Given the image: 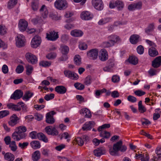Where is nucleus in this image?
<instances>
[{
  "label": "nucleus",
  "instance_id": "59",
  "mask_svg": "<svg viewBox=\"0 0 161 161\" xmlns=\"http://www.w3.org/2000/svg\"><path fill=\"white\" fill-rule=\"evenodd\" d=\"M141 121L142 122V125H148L151 124V122L149 120L144 118L141 119Z\"/></svg>",
  "mask_w": 161,
  "mask_h": 161
},
{
  "label": "nucleus",
  "instance_id": "25",
  "mask_svg": "<svg viewBox=\"0 0 161 161\" xmlns=\"http://www.w3.org/2000/svg\"><path fill=\"white\" fill-rule=\"evenodd\" d=\"M149 55L152 57H154L158 54V51L155 47H151L148 50Z\"/></svg>",
  "mask_w": 161,
  "mask_h": 161
},
{
  "label": "nucleus",
  "instance_id": "11",
  "mask_svg": "<svg viewBox=\"0 0 161 161\" xmlns=\"http://www.w3.org/2000/svg\"><path fill=\"white\" fill-rule=\"evenodd\" d=\"M19 119L15 114H13L10 118L8 121L9 125L11 126H14L17 124L19 122Z\"/></svg>",
  "mask_w": 161,
  "mask_h": 161
},
{
  "label": "nucleus",
  "instance_id": "22",
  "mask_svg": "<svg viewBox=\"0 0 161 161\" xmlns=\"http://www.w3.org/2000/svg\"><path fill=\"white\" fill-rule=\"evenodd\" d=\"M55 91L58 94H64L66 92L67 89L63 86H58L55 87Z\"/></svg>",
  "mask_w": 161,
  "mask_h": 161
},
{
  "label": "nucleus",
  "instance_id": "61",
  "mask_svg": "<svg viewBox=\"0 0 161 161\" xmlns=\"http://www.w3.org/2000/svg\"><path fill=\"white\" fill-rule=\"evenodd\" d=\"M120 80L119 77L117 75L113 76L112 78V81L114 83L118 82Z\"/></svg>",
  "mask_w": 161,
  "mask_h": 161
},
{
  "label": "nucleus",
  "instance_id": "4",
  "mask_svg": "<svg viewBox=\"0 0 161 161\" xmlns=\"http://www.w3.org/2000/svg\"><path fill=\"white\" fill-rule=\"evenodd\" d=\"M58 37V33L54 31L50 30L46 33V38L48 40L54 41H56Z\"/></svg>",
  "mask_w": 161,
  "mask_h": 161
},
{
  "label": "nucleus",
  "instance_id": "29",
  "mask_svg": "<svg viewBox=\"0 0 161 161\" xmlns=\"http://www.w3.org/2000/svg\"><path fill=\"white\" fill-rule=\"evenodd\" d=\"M139 36L137 35H133L130 38V41L132 44H135L138 42Z\"/></svg>",
  "mask_w": 161,
  "mask_h": 161
},
{
  "label": "nucleus",
  "instance_id": "64",
  "mask_svg": "<svg viewBox=\"0 0 161 161\" xmlns=\"http://www.w3.org/2000/svg\"><path fill=\"white\" fill-rule=\"evenodd\" d=\"M127 99L129 101L132 103L135 102L137 100L136 97L131 95H129Z\"/></svg>",
  "mask_w": 161,
  "mask_h": 161
},
{
  "label": "nucleus",
  "instance_id": "45",
  "mask_svg": "<svg viewBox=\"0 0 161 161\" xmlns=\"http://www.w3.org/2000/svg\"><path fill=\"white\" fill-rule=\"evenodd\" d=\"M74 61L75 64L79 65L81 64V58L80 56L78 55H76L74 58Z\"/></svg>",
  "mask_w": 161,
  "mask_h": 161
},
{
  "label": "nucleus",
  "instance_id": "50",
  "mask_svg": "<svg viewBox=\"0 0 161 161\" xmlns=\"http://www.w3.org/2000/svg\"><path fill=\"white\" fill-rule=\"evenodd\" d=\"M51 62L47 61H41L39 63L40 66L44 67H49L51 65Z\"/></svg>",
  "mask_w": 161,
  "mask_h": 161
},
{
  "label": "nucleus",
  "instance_id": "31",
  "mask_svg": "<svg viewBox=\"0 0 161 161\" xmlns=\"http://www.w3.org/2000/svg\"><path fill=\"white\" fill-rule=\"evenodd\" d=\"M33 95V92H31L30 91H27L25 92L24 96L23 97L22 99L23 100L27 101Z\"/></svg>",
  "mask_w": 161,
  "mask_h": 161
},
{
  "label": "nucleus",
  "instance_id": "9",
  "mask_svg": "<svg viewBox=\"0 0 161 161\" xmlns=\"http://www.w3.org/2000/svg\"><path fill=\"white\" fill-rule=\"evenodd\" d=\"M41 42V38L38 36H36L32 39L31 41V47L34 48H36L40 45Z\"/></svg>",
  "mask_w": 161,
  "mask_h": 161
},
{
  "label": "nucleus",
  "instance_id": "8",
  "mask_svg": "<svg viewBox=\"0 0 161 161\" xmlns=\"http://www.w3.org/2000/svg\"><path fill=\"white\" fill-rule=\"evenodd\" d=\"M142 3L141 2H139L129 4L127 8L130 11H133L136 9H140L142 8Z\"/></svg>",
  "mask_w": 161,
  "mask_h": 161
},
{
  "label": "nucleus",
  "instance_id": "37",
  "mask_svg": "<svg viewBox=\"0 0 161 161\" xmlns=\"http://www.w3.org/2000/svg\"><path fill=\"white\" fill-rule=\"evenodd\" d=\"M4 158L5 159L8 161H13L14 159V156L13 154L7 153L5 154Z\"/></svg>",
  "mask_w": 161,
  "mask_h": 161
},
{
  "label": "nucleus",
  "instance_id": "36",
  "mask_svg": "<svg viewBox=\"0 0 161 161\" xmlns=\"http://www.w3.org/2000/svg\"><path fill=\"white\" fill-rule=\"evenodd\" d=\"M128 60L130 63L133 65H136L138 63V59L136 57L131 56L129 57Z\"/></svg>",
  "mask_w": 161,
  "mask_h": 161
},
{
  "label": "nucleus",
  "instance_id": "34",
  "mask_svg": "<svg viewBox=\"0 0 161 161\" xmlns=\"http://www.w3.org/2000/svg\"><path fill=\"white\" fill-rule=\"evenodd\" d=\"M153 23L150 24L145 29V32L147 35L150 34V33L154 29V26Z\"/></svg>",
  "mask_w": 161,
  "mask_h": 161
},
{
  "label": "nucleus",
  "instance_id": "18",
  "mask_svg": "<svg viewBox=\"0 0 161 161\" xmlns=\"http://www.w3.org/2000/svg\"><path fill=\"white\" fill-rule=\"evenodd\" d=\"M114 61L112 59H109L107 62V66L103 68L104 71L109 72L114 66Z\"/></svg>",
  "mask_w": 161,
  "mask_h": 161
},
{
  "label": "nucleus",
  "instance_id": "3",
  "mask_svg": "<svg viewBox=\"0 0 161 161\" xmlns=\"http://www.w3.org/2000/svg\"><path fill=\"white\" fill-rule=\"evenodd\" d=\"M55 8L59 10H64L68 7V4L66 0H56L54 3Z\"/></svg>",
  "mask_w": 161,
  "mask_h": 161
},
{
  "label": "nucleus",
  "instance_id": "52",
  "mask_svg": "<svg viewBox=\"0 0 161 161\" xmlns=\"http://www.w3.org/2000/svg\"><path fill=\"white\" fill-rule=\"evenodd\" d=\"M136 50L137 53L139 54H143L144 52L143 47L141 45H139L137 47Z\"/></svg>",
  "mask_w": 161,
  "mask_h": 161
},
{
  "label": "nucleus",
  "instance_id": "32",
  "mask_svg": "<svg viewBox=\"0 0 161 161\" xmlns=\"http://www.w3.org/2000/svg\"><path fill=\"white\" fill-rule=\"evenodd\" d=\"M71 34L75 37H80L83 35V33L81 31L75 30L71 31Z\"/></svg>",
  "mask_w": 161,
  "mask_h": 161
},
{
  "label": "nucleus",
  "instance_id": "40",
  "mask_svg": "<svg viewBox=\"0 0 161 161\" xmlns=\"http://www.w3.org/2000/svg\"><path fill=\"white\" fill-rule=\"evenodd\" d=\"M37 139L42 141H47L48 139L46 136L42 133L39 132L38 133Z\"/></svg>",
  "mask_w": 161,
  "mask_h": 161
},
{
  "label": "nucleus",
  "instance_id": "46",
  "mask_svg": "<svg viewBox=\"0 0 161 161\" xmlns=\"http://www.w3.org/2000/svg\"><path fill=\"white\" fill-rule=\"evenodd\" d=\"M113 42H111V41L109 40L108 41L103 42L102 46L103 47L105 48L111 47L114 45Z\"/></svg>",
  "mask_w": 161,
  "mask_h": 161
},
{
  "label": "nucleus",
  "instance_id": "38",
  "mask_svg": "<svg viewBox=\"0 0 161 161\" xmlns=\"http://www.w3.org/2000/svg\"><path fill=\"white\" fill-rule=\"evenodd\" d=\"M39 2L38 0H33L31 3V7L34 11H36L38 8Z\"/></svg>",
  "mask_w": 161,
  "mask_h": 161
},
{
  "label": "nucleus",
  "instance_id": "13",
  "mask_svg": "<svg viewBox=\"0 0 161 161\" xmlns=\"http://www.w3.org/2000/svg\"><path fill=\"white\" fill-rule=\"evenodd\" d=\"M28 25V22L24 19H20L19 22V28L20 31H25Z\"/></svg>",
  "mask_w": 161,
  "mask_h": 161
},
{
  "label": "nucleus",
  "instance_id": "10",
  "mask_svg": "<svg viewBox=\"0 0 161 161\" xmlns=\"http://www.w3.org/2000/svg\"><path fill=\"white\" fill-rule=\"evenodd\" d=\"M25 57L28 61L32 64H36L37 61L36 57L31 53H27L25 55Z\"/></svg>",
  "mask_w": 161,
  "mask_h": 161
},
{
  "label": "nucleus",
  "instance_id": "48",
  "mask_svg": "<svg viewBox=\"0 0 161 161\" xmlns=\"http://www.w3.org/2000/svg\"><path fill=\"white\" fill-rule=\"evenodd\" d=\"M26 74L28 75H30L33 70V67L31 65L27 64L26 65Z\"/></svg>",
  "mask_w": 161,
  "mask_h": 161
},
{
  "label": "nucleus",
  "instance_id": "60",
  "mask_svg": "<svg viewBox=\"0 0 161 161\" xmlns=\"http://www.w3.org/2000/svg\"><path fill=\"white\" fill-rule=\"evenodd\" d=\"M64 74L66 77L71 79V78H72L71 76L72 71L69 70H66L64 71Z\"/></svg>",
  "mask_w": 161,
  "mask_h": 161
},
{
  "label": "nucleus",
  "instance_id": "15",
  "mask_svg": "<svg viewBox=\"0 0 161 161\" xmlns=\"http://www.w3.org/2000/svg\"><path fill=\"white\" fill-rule=\"evenodd\" d=\"M51 126H47L45 128L46 132L49 135L53 136H57L58 134V132L57 130L55 128H50Z\"/></svg>",
  "mask_w": 161,
  "mask_h": 161
},
{
  "label": "nucleus",
  "instance_id": "33",
  "mask_svg": "<svg viewBox=\"0 0 161 161\" xmlns=\"http://www.w3.org/2000/svg\"><path fill=\"white\" fill-rule=\"evenodd\" d=\"M40 152L37 150L35 151L32 155V159L33 161H37L40 158Z\"/></svg>",
  "mask_w": 161,
  "mask_h": 161
},
{
  "label": "nucleus",
  "instance_id": "51",
  "mask_svg": "<svg viewBox=\"0 0 161 161\" xmlns=\"http://www.w3.org/2000/svg\"><path fill=\"white\" fill-rule=\"evenodd\" d=\"M74 86L77 89L80 90H82L84 88V85L78 82L75 83L74 84Z\"/></svg>",
  "mask_w": 161,
  "mask_h": 161
},
{
  "label": "nucleus",
  "instance_id": "47",
  "mask_svg": "<svg viewBox=\"0 0 161 161\" xmlns=\"http://www.w3.org/2000/svg\"><path fill=\"white\" fill-rule=\"evenodd\" d=\"M31 21L34 24L36 25L42 23V19L41 17L37 16L32 19Z\"/></svg>",
  "mask_w": 161,
  "mask_h": 161
},
{
  "label": "nucleus",
  "instance_id": "24",
  "mask_svg": "<svg viewBox=\"0 0 161 161\" xmlns=\"http://www.w3.org/2000/svg\"><path fill=\"white\" fill-rule=\"evenodd\" d=\"M39 11L44 18H45L47 17L48 12L46 7L45 5L42 6Z\"/></svg>",
  "mask_w": 161,
  "mask_h": 161
},
{
  "label": "nucleus",
  "instance_id": "55",
  "mask_svg": "<svg viewBox=\"0 0 161 161\" xmlns=\"http://www.w3.org/2000/svg\"><path fill=\"white\" fill-rule=\"evenodd\" d=\"M38 133L35 131H33L29 133V136L32 139H37V136Z\"/></svg>",
  "mask_w": 161,
  "mask_h": 161
},
{
  "label": "nucleus",
  "instance_id": "7",
  "mask_svg": "<svg viewBox=\"0 0 161 161\" xmlns=\"http://www.w3.org/2000/svg\"><path fill=\"white\" fill-rule=\"evenodd\" d=\"M92 3L97 10H101L103 9V4L102 0H92Z\"/></svg>",
  "mask_w": 161,
  "mask_h": 161
},
{
  "label": "nucleus",
  "instance_id": "62",
  "mask_svg": "<svg viewBox=\"0 0 161 161\" xmlns=\"http://www.w3.org/2000/svg\"><path fill=\"white\" fill-rule=\"evenodd\" d=\"M6 32V29L5 26L0 25V34L4 35Z\"/></svg>",
  "mask_w": 161,
  "mask_h": 161
},
{
  "label": "nucleus",
  "instance_id": "54",
  "mask_svg": "<svg viewBox=\"0 0 161 161\" xmlns=\"http://www.w3.org/2000/svg\"><path fill=\"white\" fill-rule=\"evenodd\" d=\"M9 114V112L8 110H3L0 111V119L7 116Z\"/></svg>",
  "mask_w": 161,
  "mask_h": 161
},
{
  "label": "nucleus",
  "instance_id": "28",
  "mask_svg": "<svg viewBox=\"0 0 161 161\" xmlns=\"http://www.w3.org/2000/svg\"><path fill=\"white\" fill-rule=\"evenodd\" d=\"M80 113V114H84L86 118H90L92 116L90 111L87 108L81 109Z\"/></svg>",
  "mask_w": 161,
  "mask_h": 161
},
{
  "label": "nucleus",
  "instance_id": "12",
  "mask_svg": "<svg viewBox=\"0 0 161 161\" xmlns=\"http://www.w3.org/2000/svg\"><path fill=\"white\" fill-rule=\"evenodd\" d=\"M80 17L83 20H88L92 19L93 17V15L89 12L85 11L81 13Z\"/></svg>",
  "mask_w": 161,
  "mask_h": 161
},
{
  "label": "nucleus",
  "instance_id": "21",
  "mask_svg": "<svg viewBox=\"0 0 161 161\" xmlns=\"http://www.w3.org/2000/svg\"><path fill=\"white\" fill-rule=\"evenodd\" d=\"M106 153L105 149L103 147H101L94 150V155L97 157H100L101 155L104 154Z\"/></svg>",
  "mask_w": 161,
  "mask_h": 161
},
{
  "label": "nucleus",
  "instance_id": "53",
  "mask_svg": "<svg viewBox=\"0 0 161 161\" xmlns=\"http://www.w3.org/2000/svg\"><path fill=\"white\" fill-rule=\"evenodd\" d=\"M24 70V68L22 65H19L16 69L15 71L17 73L20 74L22 73Z\"/></svg>",
  "mask_w": 161,
  "mask_h": 161
},
{
  "label": "nucleus",
  "instance_id": "17",
  "mask_svg": "<svg viewBox=\"0 0 161 161\" xmlns=\"http://www.w3.org/2000/svg\"><path fill=\"white\" fill-rule=\"evenodd\" d=\"M99 58V59L103 61H105L108 59V55L107 51L105 49H102L100 52Z\"/></svg>",
  "mask_w": 161,
  "mask_h": 161
},
{
  "label": "nucleus",
  "instance_id": "49",
  "mask_svg": "<svg viewBox=\"0 0 161 161\" xmlns=\"http://www.w3.org/2000/svg\"><path fill=\"white\" fill-rule=\"evenodd\" d=\"M90 140V139L87 136L84 135L80 137H78L75 141H87Z\"/></svg>",
  "mask_w": 161,
  "mask_h": 161
},
{
  "label": "nucleus",
  "instance_id": "2",
  "mask_svg": "<svg viewBox=\"0 0 161 161\" xmlns=\"http://www.w3.org/2000/svg\"><path fill=\"white\" fill-rule=\"evenodd\" d=\"M127 149L126 146L123 144L122 142H117L113 145V147L109 149V152L111 155L116 156L117 155L119 151L122 153H124Z\"/></svg>",
  "mask_w": 161,
  "mask_h": 161
},
{
  "label": "nucleus",
  "instance_id": "42",
  "mask_svg": "<svg viewBox=\"0 0 161 161\" xmlns=\"http://www.w3.org/2000/svg\"><path fill=\"white\" fill-rule=\"evenodd\" d=\"M138 106V109L140 113H143L146 111V108L142 105V101L139 102Z\"/></svg>",
  "mask_w": 161,
  "mask_h": 161
},
{
  "label": "nucleus",
  "instance_id": "19",
  "mask_svg": "<svg viewBox=\"0 0 161 161\" xmlns=\"http://www.w3.org/2000/svg\"><path fill=\"white\" fill-rule=\"evenodd\" d=\"M95 125L93 121H89L86 122L82 127L83 130H91Z\"/></svg>",
  "mask_w": 161,
  "mask_h": 161
},
{
  "label": "nucleus",
  "instance_id": "44",
  "mask_svg": "<svg viewBox=\"0 0 161 161\" xmlns=\"http://www.w3.org/2000/svg\"><path fill=\"white\" fill-rule=\"evenodd\" d=\"M30 144L32 147L35 149L40 148L41 147L39 142H31Z\"/></svg>",
  "mask_w": 161,
  "mask_h": 161
},
{
  "label": "nucleus",
  "instance_id": "35",
  "mask_svg": "<svg viewBox=\"0 0 161 161\" xmlns=\"http://www.w3.org/2000/svg\"><path fill=\"white\" fill-rule=\"evenodd\" d=\"M112 18L110 17H107L101 19L98 22L99 25H103L108 23L112 21Z\"/></svg>",
  "mask_w": 161,
  "mask_h": 161
},
{
  "label": "nucleus",
  "instance_id": "20",
  "mask_svg": "<svg viewBox=\"0 0 161 161\" xmlns=\"http://www.w3.org/2000/svg\"><path fill=\"white\" fill-rule=\"evenodd\" d=\"M161 65V56L156 57L152 61V66L155 68H157Z\"/></svg>",
  "mask_w": 161,
  "mask_h": 161
},
{
  "label": "nucleus",
  "instance_id": "1",
  "mask_svg": "<svg viewBox=\"0 0 161 161\" xmlns=\"http://www.w3.org/2000/svg\"><path fill=\"white\" fill-rule=\"evenodd\" d=\"M26 130V128L25 126H21L16 127L15 131L12 135V138L17 141L24 139L27 136L25 133Z\"/></svg>",
  "mask_w": 161,
  "mask_h": 161
},
{
  "label": "nucleus",
  "instance_id": "27",
  "mask_svg": "<svg viewBox=\"0 0 161 161\" xmlns=\"http://www.w3.org/2000/svg\"><path fill=\"white\" fill-rule=\"evenodd\" d=\"M6 145H9V147L14 152L17 149V146L15 142H5Z\"/></svg>",
  "mask_w": 161,
  "mask_h": 161
},
{
  "label": "nucleus",
  "instance_id": "39",
  "mask_svg": "<svg viewBox=\"0 0 161 161\" xmlns=\"http://www.w3.org/2000/svg\"><path fill=\"white\" fill-rule=\"evenodd\" d=\"M124 6L123 2L121 0L116 1V7L119 10H122Z\"/></svg>",
  "mask_w": 161,
  "mask_h": 161
},
{
  "label": "nucleus",
  "instance_id": "41",
  "mask_svg": "<svg viewBox=\"0 0 161 161\" xmlns=\"http://www.w3.org/2000/svg\"><path fill=\"white\" fill-rule=\"evenodd\" d=\"M60 49L63 54H67L68 53L69 50L68 47L64 45L61 46Z\"/></svg>",
  "mask_w": 161,
  "mask_h": 161
},
{
  "label": "nucleus",
  "instance_id": "23",
  "mask_svg": "<svg viewBox=\"0 0 161 161\" xmlns=\"http://www.w3.org/2000/svg\"><path fill=\"white\" fill-rule=\"evenodd\" d=\"M155 153L157 155L159 156L158 157L154 156L153 158H152L151 159L153 160V161L161 160V146H158L156 148L155 150Z\"/></svg>",
  "mask_w": 161,
  "mask_h": 161
},
{
  "label": "nucleus",
  "instance_id": "26",
  "mask_svg": "<svg viewBox=\"0 0 161 161\" xmlns=\"http://www.w3.org/2000/svg\"><path fill=\"white\" fill-rule=\"evenodd\" d=\"M108 40L113 42V44L114 45L115 43L119 42L120 40L119 37L116 35H111L108 37Z\"/></svg>",
  "mask_w": 161,
  "mask_h": 161
},
{
  "label": "nucleus",
  "instance_id": "6",
  "mask_svg": "<svg viewBox=\"0 0 161 161\" xmlns=\"http://www.w3.org/2000/svg\"><path fill=\"white\" fill-rule=\"evenodd\" d=\"M16 45L19 47L24 46L25 45V38L22 35H18L16 39Z\"/></svg>",
  "mask_w": 161,
  "mask_h": 161
},
{
  "label": "nucleus",
  "instance_id": "43",
  "mask_svg": "<svg viewBox=\"0 0 161 161\" xmlns=\"http://www.w3.org/2000/svg\"><path fill=\"white\" fill-rule=\"evenodd\" d=\"M17 3V0H9L8 4L7 7L9 9L12 8Z\"/></svg>",
  "mask_w": 161,
  "mask_h": 161
},
{
  "label": "nucleus",
  "instance_id": "63",
  "mask_svg": "<svg viewBox=\"0 0 161 161\" xmlns=\"http://www.w3.org/2000/svg\"><path fill=\"white\" fill-rule=\"evenodd\" d=\"M79 47L81 50H84L87 49V46L86 43H82L79 45Z\"/></svg>",
  "mask_w": 161,
  "mask_h": 161
},
{
  "label": "nucleus",
  "instance_id": "56",
  "mask_svg": "<svg viewBox=\"0 0 161 161\" xmlns=\"http://www.w3.org/2000/svg\"><path fill=\"white\" fill-rule=\"evenodd\" d=\"M54 97V94L53 93H51L49 94H47L44 97V99L46 101H49V100L53 99Z\"/></svg>",
  "mask_w": 161,
  "mask_h": 161
},
{
  "label": "nucleus",
  "instance_id": "16",
  "mask_svg": "<svg viewBox=\"0 0 161 161\" xmlns=\"http://www.w3.org/2000/svg\"><path fill=\"white\" fill-rule=\"evenodd\" d=\"M23 92L20 90H16L11 95L10 98L16 100L18 99L23 97Z\"/></svg>",
  "mask_w": 161,
  "mask_h": 161
},
{
  "label": "nucleus",
  "instance_id": "30",
  "mask_svg": "<svg viewBox=\"0 0 161 161\" xmlns=\"http://www.w3.org/2000/svg\"><path fill=\"white\" fill-rule=\"evenodd\" d=\"M46 122L49 124H53L55 122V119L53 116L50 114L49 113H47L46 115Z\"/></svg>",
  "mask_w": 161,
  "mask_h": 161
},
{
  "label": "nucleus",
  "instance_id": "5",
  "mask_svg": "<svg viewBox=\"0 0 161 161\" xmlns=\"http://www.w3.org/2000/svg\"><path fill=\"white\" fill-rule=\"evenodd\" d=\"M98 49L97 48L92 49L87 52V55L90 59L95 60L98 57Z\"/></svg>",
  "mask_w": 161,
  "mask_h": 161
},
{
  "label": "nucleus",
  "instance_id": "14",
  "mask_svg": "<svg viewBox=\"0 0 161 161\" xmlns=\"http://www.w3.org/2000/svg\"><path fill=\"white\" fill-rule=\"evenodd\" d=\"M100 136L103 138L99 140L97 138H94L92 141H103L105 139L107 140L110 136V133L106 131H102L100 133Z\"/></svg>",
  "mask_w": 161,
  "mask_h": 161
},
{
  "label": "nucleus",
  "instance_id": "58",
  "mask_svg": "<svg viewBox=\"0 0 161 161\" xmlns=\"http://www.w3.org/2000/svg\"><path fill=\"white\" fill-rule=\"evenodd\" d=\"M110 125L109 124H104L100 126L97 129V130L99 131H101L103 129L106 128H109L110 127Z\"/></svg>",
  "mask_w": 161,
  "mask_h": 161
},
{
  "label": "nucleus",
  "instance_id": "57",
  "mask_svg": "<svg viewBox=\"0 0 161 161\" xmlns=\"http://www.w3.org/2000/svg\"><path fill=\"white\" fill-rule=\"evenodd\" d=\"M56 54L55 53H51L48 54L46 56V58L49 59H52L56 58Z\"/></svg>",
  "mask_w": 161,
  "mask_h": 161
}]
</instances>
